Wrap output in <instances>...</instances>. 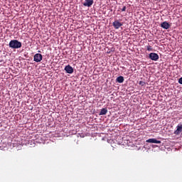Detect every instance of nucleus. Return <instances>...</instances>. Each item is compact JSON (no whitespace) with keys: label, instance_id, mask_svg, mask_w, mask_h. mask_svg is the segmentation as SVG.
I'll return each mask as SVG.
<instances>
[{"label":"nucleus","instance_id":"9d476101","mask_svg":"<svg viewBox=\"0 0 182 182\" xmlns=\"http://www.w3.org/2000/svg\"><path fill=\"white\" fill-rule=\"evenodd\" d=\"M116 82L118 83H123L124 82V77L123 76H119L117 77Z\"/></svg>","mask_w":182,"mask_h":182},{"label":"nucleus","instance_id":"0eeeda50","mask_svg":"<svg viewBox=\"0 0 182 182\" xmlns=\"http://www.w3.org/2000/svg\"><path fill=\"white\" fill-rule=\"evenodd\" d=\"M64 70H65L66 73L72 74L73 73V68L70 65H66L64 68Z\"/></svg>","mask_w":182,"mask_h":182},{"label":"nucleus","instance_id":"ddd939ff","mask_svg":"<svg viewBox=\"0 0 182 182\" xmlns=\"http://www.w3.org/2000/svg\"><path fill=\"white\" fill-rule=\"evenodd\" d=\"M139 85H140V86H144V85H146V82L144 81H139Z\"/></svg>","mask_w":182,"mask_h":182},{"label":"nucleus","instance_id":"39448f33","mask_svg":"<svg viewBox=\"0 0 182 182\" xmlns=\"http://www.w3.org/2000/svg\"><path fill=\"white\" fill-rule=\"evenodd\" d=\"M112 25L114 29H119L121 26H123V23L119 22V21H115L112 23Z\"/></svg>","mask_w":182,"mask_h":182},{"label":"nucleus","instance_id":"f257e3e1","mask_svg":"<svg viewBox=\"0 0 182 182\" xmlns=\"http://www.w3.org/2000/svg\"><path fill=\"white\" fill-rule=\"evenodd\" d=\"M9 46L11 49H19V48H22V43L18 40H11L9 43Z\"/></svg>","mask_w":182,"mask_h":182},{"label":"nucleus","instance_id":"4468645a","mask_svg":"<svg viewBox=\"0 0 182 182\" xmlns=\"http://www.w3.org/2000/svg\"><path fill=\"white\" fill-rule=\"evenodd\" d=\"M122 12H126V6H124L123 8L122 9Z\"/></svg>","mask_w":182,"mask_h":182},{"label":"nucleus","instance_id":"dca6fc26","mask_svg":"<svg viewBox=\"0 0 182 182\" xmlns=\"http://www.w3.org/2000/svg\"><path fill=\"white\" fill-rule=\"evenodd\" d=\"M51 95H53V92H51Z\"/></svg>","mask_w":182,"mask_h":182},{"label":"nucleus","instance_id":"1a4fd4ad","mask_svg":"<svg viewBox=\"0 0 182 182\" xmlns=\"http://www.w3.org/2000/svg\"><path fill=\"white\" fill-rule=\"evenodd\" d=\"M161 26L163 28V29H168L170 28V23L167 21H164L161 23Z\"/></svg>","mask_w":182,"mask_h":182},{"label":"nucleus","instance_id":"2eb2a0df","mask_svg":"<svg viewBox=\"0 0 182 182\" xmlns=\"http://www.w3.org/2000/svg\"><path fill=\"white\" fill-rule=\"evenodd\" d=\"M178 83H180V85H182V77L179 78Z\"/></svg>","mask_w":182,"mask_h":182},{"label":"nucleus","instance_id":"7ed1b4c3","mask_svg":"<svg viewBox=\"0 0 182 182\" xmlns=\"http://www.w3.org/2000/svg\"><path fill=\"white\" fill-rule=\"evenodd\" d=\"M159 54L156 53H149V59H151V60H154V62H157V60H159Z\"/></svg>","mask_w":182,"mask_h":182},{"label":"nucleus","instance_id":"9b49d317","mask_svg":"<svg viewBox=\"0 0 182 182\" xmlns=\"http://www.w3.org/2000/svg\"><path fill=\"white\" fill-rule=\"evenodd\" d=\"M107 114V108H102L100 112V116H105V114Z\"/></svg>","mask_w":182,"mask_h":182},{"label":"nucleus","instance_id":"423d86ee","mask_svg":"<svg viewBox=\"0 0 182 182\" xmlns=\"http://www.w3.org/2000/svg\"><path fill=\"white\" fill-rule=\"evenodd\" d=\"M146 143H155V144H161V141H159L154 138L149 139L146 141Z\"/></svg>","mask_w":182,"mask_h":182},{"label":"nucleus","instance_id":"f8f14e48","mask_svg":"<svg viewBox=\"0 0 182 182\" xmlns=\"http://www.w3.org/2000/svg\"><path fill=\"white\" fill-rule=\"evenodd\" d=\"M146 50H148V52H151V50H153V48H151V46H147Z\"/></svg>","mask_w":182,"mask_h":182},{"label":"nucleus","instance_id":"20e7f679","mask_svg":"<svg viewBox=\"0 0 182 182\" xmlns=\"http://www.w3.org/2000/svg\"><path fill=\"white\" fill-rule=\"evenodd\" d=\"M42 59H43L42 54L36 53L34 55V58H33L34 62L39 63L42 60Z\"/></svg>","mask_w":182,"mask_h":182},{"label":"nucleus","instance_id":"6e6552de","mask_svg":"<svg viewBox=\"0 0 182 182\" xmlns=\"http://www.w3.org/2000/svg\"><path fill=\"white\" fill-rule=\"evenodd\" d=\"M84 6H87L88 8H90L92 5H93V0H85V1L83 3Z\"/></svg>","mask_w":182,"mask_h":182},{"label":"nucleus","instance_id":"f03ea898","mask_svg":"<svg viewBox=\"0 0 182 182\" xmlns=\"http://www.w3.org/2000/svg\"><path fill=\"white\" fill-rule=\"evenodd\" d=\"M182 134V124H178L176 126V130L174 131L173 134L176 136H180Z\"/></svg>","mask_w":182,"mask_h":182}]
</instances>
